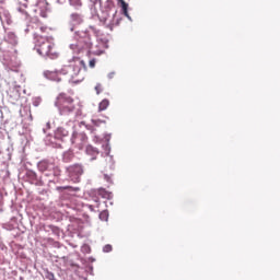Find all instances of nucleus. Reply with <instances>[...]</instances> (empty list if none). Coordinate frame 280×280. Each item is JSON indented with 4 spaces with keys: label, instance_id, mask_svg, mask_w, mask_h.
<instances>
[{
    "label": "nucleus",
    "instance_id": "25",
    "mask_svg": "<svg viewBox=\"0 0 280 280\" xmlns=\"http://www.w3.org/2000/svg\"><path fill=\"white\" fill-rule=\"evenodd\" d=\"M104 177H105V179H106L108 183H110V176L104 175Z\"/></svg>",
    "mask_w": 280,
    "mask_h": 280
},
{
    "label": "nucleus",
    "instance_id": "11",
    "mask_svg": "<svg viewBox=\"0 0 280 280\" xmlns=\"http://www.w3.org/2000/svg\"><path fill=\"white\" fill-rule=\"evenodd\" d=\"M110 106V101L107 98H104L100 104H98V113H102L103 110H106Z\"/></svg>",
    "mask_w": 280,
    "mask_h": 280
},
{
    "label": "nucleus",
    "instance_id": "2",
    "mask_svg": "<svg viewBox=\"0 0 280 280\" xmlns=\"http://www.w3.org/2000/svg\"><path fill=\"white\" fill-rule=\"evenodd\" d=\"M35 47L37 54L43 58H49L50 60H56L58 58V51H56V44H54V39L40 35V33H35Z\"/></svg>",
    "mask_w": 280,
    "mask_h": 280
},
{
    "label": "nucleus",
    "instance_id": "23",
    "mask_svg": "<svg viewBox=\"0 0 280 280\" xmlns=\"http://www.w3.org/2000/svg\"><path fill=\"white\" fill-rule=\"evenodd\" d=\"M100 196L103 198H108V192H106V190H100Z\"/></svg>",
    "mask_w": 280,
    "mask_h": 280
},
{
    "label": "nucleus",
    "instance_id": "3",
    "mask_svg": "<svg viewBox=\"0 0 280 280\" xmlns=\"http://www.w3.org/2000/svg\"><path fill=\"white\" fill-rule=\"evenodd\" d=\"M70 47L71 49H75L79 54L80 51L88 49V51L93 54V56H102V54H104V49H106L104 42H97L96 45L93 46V43L89 37L81 38L77 44H71Z\"/></svg>",
    "mask_w": 280,
    "mask_h": 280
},
{
    "label": "nucleus",
    "instance_id": "18",
    "mask_svg": "<svg viewBox=\"0 0 280 280\" xmlns=\"http://www.w3.org/2000/svg\"><path fill=\"white\" fill-rule=\"evenodd\" d=\"M71 159H73V154L65 153V155H63L65 163H69L71 161Z\"/></svg>",
    "mask_w": 280,
    "mask_h": 280
},
{
    "label": "nucleus",
    "instance_id": "5",
    "mask_svg": "<svg viewBox=\"0 0 280 280\" xmlns=\"http://www.w3.org/2000/svg\"><path fill=\"white\" fill-rule=\"evenodd\" d=\"M105 8H106V13H103L105 15H103L101 19L105 25H107L108 27H110V30H113V27L115 26V13L110 15V13L108 12L109 10H113L115 8V2L113 0H106Z\"/></svg>",
    "mask_w": 280,
    "mask_h": 280
},
{
    "label": "nucleus",
    "instance_id": "19",
    "mask_svg": "<svg viewBox=\"0 0 280 280\" xmlns=\"http://www.w3.org/2000/svg\"><path fill=\"white\" fill-rule=\"evenodd\" d=\"M70 3L74 5V8H79V5H82V0H70Z\"/></svg>",
    "mask_w": 280,
    "mask_h": 280
},
{
    "label": "nucleus",
    "instance_id": "28",
    "mask_svg": "<svg viewBox=\"0 0 280 280\" xmlns=\"http://www.w3.org/2000/svg\"><path fill=\"white\" fill-rule=\"evenodd\" d=\"M86 129H88V130H91V128H90L89 126H86Z\"/></svg>",
    "mask_w": 280,
    "mask_h": 280
},
{
    "label": "nucleus",
    "instance_id": "6",
    "mask_svg": "<svg viewBox=\"0 0 280 280\" xmlns=\"http://www.w3.org/2000/svg\"><path fill=\"white\" fill-rule=\"evenodd\" d=\"M67 172L74 183H80V176L84 174V166L82 164H73L67 167Z\"/></svg>",
    "mask_w": 280,
    "mask_h": 280
},
{
    "label": "nucleus",
    "instance_id": "13",
    "mask_svg": "<svg viewBox=\"0 0 280 280\" xmlns=\"http://www.w3.org/2000/svg\"><path fill=\"white\" fill-rule=\"evenodd\" d=\"M92 124L94 128H100V126H106V120H102L100 118H93Z\"/></svg>",
    "mask_w": 280,
    "mask_h": 280
},
{
    "label": "nucleus",
    "instance_id": "7",
    "mask_svg": "<svg viewBox=\"0 0 280 280\" xmlns=\"http://www.w3.org/2000/svg\"><path fill=\"white\" fill-rule=\"evenodd\" d=\"M47 0H35V12H39L40 16L44 19L47 16Z\"/></svg>",
    "mask_w": 280,
    "mask_h": 280
},
{
    "label": "nucleus",
    "instance_id": "22",
    "mask_svg": "<svg viewBox=\"0 0 280 280\" xmlns=\"http://www.w3.org/2000/svg\"><path fill=\"white\" fill-rule=\"evenodd\" d=\"M95 91H96L97 95H100L102 93V84H100V83L96 84Z\"/></svg>",
    "mask_w": 280,
    "mask_h": 280
},
{
    "label": "nucleus",
    "instance_id": "21",
    "mask_svg": "<svg viewBox=\"0 0 280 280\" xmlns=\"http://www.w3.org/2000/svg\"><path fill=\"white\" fill-rule=\"evenodd\" d=\"M45 32H47V26H42L40 28H39V32H36L35 34H45Z\"/></svg>",
    "mask_w": 280,
    "mask_h": 280
},
{
    "label": "nucleus",
    "instance_id": "27",
    "mask_svg": "<svg viewBox=\"0 0 280 280\" xmlns=\"http://www.w3.org/2000/svg\"><path fill=\"white\" fill-rule=\"evenodd\" d=\"M69 188H70L69 186L63 187V189H69Z\"/></svg>",
    "mask_w": 280,
    "mask_h": 280
},
{
    "label": "nucleus",
    "instance_id": "26",
    "mask_svg": "<svg viewBox=\"0 0 280 280\" xmlns=\"http://www.w3.org/2000/svg\"><path fill=\"white\" fill-rule=\"evenodd\" d=\"M56 176H60V170L57 168V171L55 172Z\"/></svg>",
    "mask_w": 280,
    "mask_h": 280
},
{
    "label": "nucleus",
    "instance_id": "29",
    "mask_svg": "<svg viewBox=\"0 0 280 280\" xmlns=\"http://www.w3.org/2000/svg\"><path fill=\"white\" fill-rule=\"evenodd\" d=\"M90 209L93 211V206H90Z\"/></svg>",
    "mask_w": 280,
    "mask_h": 280
},
{
    "label": "nucleus",
    "instance_id": "8",
    "mask_svg": "<svg viewBox=\"0 0 280 280\" xmlns=\"http://www.w3.org/2000/svg\"><path fill=\"white\" fill-rule=\"evenodd\" d=\"M44 75L47 78V80H51L52 82H60V75H62V73L58 71L46 70Z\"/></svg>",
    "mask_w": 280,
    "mask_h": 280
},
{
    "label": "nucleus",
    "instance_id": "1",
    "mask_svg": "<svg viewBox=\"0 0 280 280\" xmlns=\"http://www.w3.org/2000/svg\"><path fill=\"white\" fill-rule=\"evenodd\" d=\"M82 69H86V63L84 60L73 59L69 61L68 65H65L60 73L61 75H67L69 82L72 84H80V82H84V73H82Z\"/></svg>",
    "mask_w": 280,
    "mask_h": 280
},
{
    "label": "nucleus",
    "instance_id": "15",
    "mask_svg": "<svg viewBox=\"0 0 280 280\" xmlns=\"http://www.w3.org/2000/svg\"><path fill=\"white\" fill-rule=\"evenodd\" d=\"M120 3H121V8L125 16H128V3H126V1L124 0H120Z\"/></svg>",
    "mask_w": 280,
    "mask_h": 280
},
{
    "label": "nucleus",
    "instance_id": "24",
    "mask_svg": "<svg viewBox=\"0 0 280 280\" xmlns=\"http://www.w3.org/2000/svg\"><path fill=\"white\" fill-rule=\"evenodd\" d=\"M90 67L91 69L95 68V59L90 60Z\"/></svg>",
    "mask_w": 280,
    "mask_h": 280
},
{
    "label": "nucleus",
    "instance_id": "16",
    "mask_svg": "<svg viewBox=\"0 0 280 280\" xmlns=\"http://www.w3.org/2000/svg\"><path fill=\"white\" fill-rule=\"evenodd\" d=\"M72 21H75L77 23H80L82 21V15L79 13H72L71 14Z\"/></svg>",
    "mask_w": 280,
    "mask_h": 280
},
{
    "label": "nucleus",
    "instance_id": "9",
    "mask_svg": "<svg viewBox=\"0 0 280 280\" xmlns=\"http://www.w3.org/2000/svg\"><path fill=\"white\" fill-rule=\"evenodd\" d=\"M39 172H49V170H54V163L43 160L37 164Z\"/></svg>",
    "mask_w": 280,
    "mask_h": 280
},
{
    "label": "nucleus",
    "instance_id": "12",
    "mask_svg": "<svg viewBox=\"0 0 280 280\" xmlns=\"http://www.w3.org/2000/svg\"><path fill=\"white\" fill-rule=\"evenodd\" d=\"M26 8H27V0L20 1L19 12H22V14H25V16H30L27 11H25Z\"/></svg>",
    "mask_w": 280,
    "mask_h": 280
},
{
    "label": "nucleus",
    "instance_id": "20",
    "mask_svg": "<svg viewBox=\"0 0 280 280\" xmlns=\"http://www.w3.org/2000/svg\"><path fill=\"white\" fill-rule=\"evenodd\" d=\"M110 250H113V245L107 244L103 247V253H110Z\"/></svg>",
    "mask_w": 280,
    "mask_h": 280
},
{
    "label": "nucleus",
    "instance_id": "14",
    "mask_svg": "<svg viewBox=\"0 0 280 280\" xmlns=\"http://www.w3.org/2000/svg\"><path fill=\"white\" fill-rule=\"evenodd\" d=\"M100 220L103 222H108V211L104 210L100 213Z\"/></svg>",
    "mask_w": 280,
    "mask_h": 280
},
{
    "label": "nucleus",
    "instance_id": "10",
    "mask_svg": "<svg viewBox=\"0 0 280 280\" xmlns=\"http://www.w3.org/2000/svg\"><path fill=\"white\" fill-rule=\"evenodd\" d=\"M85 152L86 154H89V156H92V161H95V159H97V155L100 154V151H97V149H95V147L93 145H88Z\"/></svg>",
    "mask_w": 280,
    "mask_h": 280
},
{
    "label": "nucleus",
    "instance_id": "17",
    "mask_svg": "<svg viewBox=\"0 0 280 280\" xmlns=\"http://www.w3.org/2000/svg\"><path fill=\"white\" fill-rule=\"evenodd\" d=\"M60 135H63V137H67V133H65V129L58 128L55 132L56 139H60Z\"/></svg>",
    "mask_w": 280,
    "mask_h": 280
},
{
    "label": "nucleus",
    "instance_id": "4",
    "mask_svg": "<svg viewBox=\"0 0 280 280\" xmlns=\"http://www.w3.org/2000/svg\"><path fill=\"white\" fill-rule=\"evenodd\" d=\"M60 115H71L75 110V101L67 93H60L55 101Z\"/></svg>",
    "mask_w": 280,
    "mask_h": 280
}]
</instances>
